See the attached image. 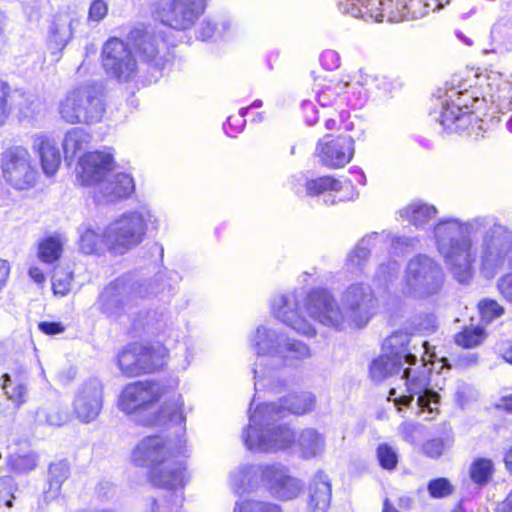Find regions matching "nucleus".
Wrapping results in <instances>:
<instances>
[{"label": "nucleus", "mask_w": 512, "mask_h": 512, "mask_svg": "<svg viewBox=\"0 0 512 512\" xmlns=\"http://www.w3.org/2000/svg\"><path fill=\"white\" fill-rule=\"evenodd\" d=\"M66 240L61 235L47 237L39 244L38 255L45 263L57 261L63 250Z\"/></svg>", "instance_id": "37998d69"}, {"label": "nucleus", "mask_w": 512, "mask_h": 512, "mask_svg": "<svg viewBox=\"0 0 512 512\" xmlns=\"http://www.w3.org/2000/svg\"><path fill=\"white\" fill-rule=\"evenodd\" d=\"M444 449L445 443L441 439H432L426 442L423 446L424 453L432 458H437L441 456Z\"/></svg>", "instance_id": "052dcab7"}, {"label": "nucleus", "mask_w": 512, "mask_h": 512, "mask_svg": "<svg viewBox=\"0 0 512 512\" xmlns=\"http://www.w3.org/2000/svg\"><path fill=\"white\" fill-rule=\"evenodd\" d=\"M9 94L8 86L0 81V125H3L8 118L9 110L7 106V97Z\"/></svg>", "instance_id": "e2e57ef3"}, {"label": "nucleus", "mask_w": 512, "mask_h": 512, "mask_svg": "<svg viewBox=\"0 0 512 512\" xmlns=\"http://www.w3.org/2000/svg\"><path fill=\"white\" fill-rule=\"evenodd\" d=\"M183 438L166 440L163 436H148L142 439L132 452V461L140 467L150 469V480L153 485L174 490L173 504L168 512H182L184 496L181 490L189 477L186 471L185 457L187 448ZM156 500L153 501V512H157Z\"/></svg>", "instance_id": "f03ea898"}, {"label": "nucleus", "mask_w": 512, "mask_h": 512, "mask_svg": "<svg viewBox=\"0 0 512 512\" xmlns=\"http://www.w3.org/2000/svg\"><path fill=\"white\" fill-rule=\"evenodd\" d=\"M331 496L330 479L323 471L316 472L308 486V512H327Z\"/></svg>", "instance_id": "bb28decb"}, {"label": "nucleus", "mask_w": 512, "mask_h": 512, "mask_svg": "<svg viewBox=\"0 0 512 512\" xmlns=\"http://www.w3.org/2000/svg\"><path fill=\"white\" fill-rule=\"evenodd\" d=\"M355 153L354 140L349 135L322 137L315 149V155L319 162L331 169H338L351 162Z\"/></svg>", "instance_id": "aec40b11"}, {"label": "nucleus", "mask_w": 512, "mask_h": 512, "mask_svg": "<svg viewBox=\"0 0 512 512\" xmlns=\"http://www.w3.org/2000/svg\"><path fill=\"white\" fill-rule=\"evenodd\" d=\"M206 5L207 0H156L153 14L164 25L186 30L195 24Z\"/></svg>", "instance_id": "f3484780"}, {"label": "nucleus", "mask_w": 512, "mask_h": 512, "mask_svg": "<svg viewBox=\"0 0 512 512\" xmlns=\"http://www.w3.org/2000/svg\"><path fill=\"white\" fill-rule=\"evenodd\" d=\"M347 86V82L339 80H319L315 83L314 86L316 99L322 107L335 105L340 100L341 94L344 92Z\"/></svg>", "instance_id": "72a5a7b5"}, {"label": "nucleus", "mask_w": 512, "mask_h": 512, "mask_svg": "<svg viewBox=\"0 0 512 512\" xmlns=\"http://www.w3.org/2000/svg\"><path fill=\"white\" fill-rule=\"evenodd\" d=\"M483 340V329L480 327L465 328L455 336V342L464 348H472Z\"/></svg>", "instance_id": "de8ad7c7"}, {"label": "nucleus", "mask_w": 512, "mask_h": 512, "mask_svg": "<svg viewBox=\"0 0 512 512\" xmlns=\"http://www.w3.org/2000/svg\"><path fill=\"white\" fill-rule=\"evenodd\" d=\"M108 14V4L105 0H93L88 9L87 21L100 23Z\"/></svg>", "instance_id": "5fc2aeb1"}, {"label": "nucleus", "mask_w": 512, "mask_h": 512, "mask_svg": "<svg viewBox=\"0 0 512 512\" xmlns=\"http://www.w3.org/2000/svg\"><path fill=\"white\" fill-rule=\"evenodd\" d=\"M358 83L368 89L376 87L378 89L386 85L385 78H379L377 75L371 74L368 71L361 69L359 71Z\"/></svg>", "instance_id": "bf43d9fd"}, {"label": "nucleus", "mask_w": 512, "mask_h": 512, "mask_svg": "<svg viewBox=\"0 0 512 512\" xmlns=\"http://www.w3.org/2000/svg\"><path fill=\"white\" fill-rule=\"evenodd\" d=\"M32 149L38 155L43 173L54 176L61 164V154L56 141L44 134L32 138Z\"/></svg>", "instance_id": "a878e982"}, {"label": "nucleus", "mask_w": 512, "mask_h": 512, "mask_svg": "<svg viewBox=\"0 0 512 512\" xmlns=\"http://www.w3.org/2000/svg\"><path fill=\"white\" fill-rule=\"evenodd\" d=\"M399 263L396 260H388L387 263H382L377 268L373 281L379 287H386L391 283L398 275Z\"/></svg>", "instance_id": "49530a36"}, {"label": "nucleus", "mask_w": 512, "mask_h": 512, "mask_svg": "<svg viewBox=\"0 0 512 512\" xmlns=\"http://www.w3.org/2000/svg\"><path fill=\"white\" fill-rule=\"evenodd\" d=\"M491 51L506 53L512 49V17L498 20L492 27Z\"/></svg>", "instance_id": "f704fd0d"}, {"label": "nucleus", "mask_w": 512, "mask_h": 512, "mask_svg": "<svg viewBox=\"0 0 512 512\" xmlns=\"http://www.w3.org/2000/svg\"><path fill=\"white\" fill-rule=\"evenodd\" d=\"M322 66L327 70H333L339 67L340 57L334 50H325L320 57Z\"/></svg>", "instance_id": "680f3d73"}, {"label": "nucleus", "mask_w": 512, "mask_h": 512, "mask_svg": "<svg viewBox=\"0 0 512 512\" xmlns=\"http://www.w3.org/2000/svg\"><path fill=\"white\" fill-rule=\"evenodd\" d=\"M143 351L141 343H132L124 347L117 355V365L127 376L141 375L143 362H139V353Z\"/></svg>", "instance_id": "e433bc0d"}, {"label": "nucleus", "mask_w": 512, "mask_h": 512, "mask_svg": "<svg viewBox=\"0 0 512 512\" xmlns=\"http://www.w3.org/2000/svg\"><path fill=\"white\" fill-rule=\"evenodd\" d=\"M158 225V218L147 206L126 211L106 226V247L122 255L140 245L147 233L157 230Z\"/></svg>", "instance_id": "6e6552de"}, {"label": "nucleus", "mask_w": 512, "mask_h": 512, "mask_svg": "<svg viewBox=\"0 0 512 512\" xmlns=\"http://www.w3.org/2000/svg\"><path fill=\"white\" fill-rule=\"evenodd\" d=\"M143 351L139 353V362H143L141 374L151 373L164 365L168 349L160 342L155 344H141Z\"/></svg>", "instance_id": "c9c22d12"}, {"label": "nucleus", "mask_w": 512, "mask_h": 512, "mask_svg": "<svg viewBox=\"0 0 512 512\" xmlns=\"http://www.w3.org/2000/svg\"><path fill=\"white\" fill-rule=\"evenodd\" d=\"M311 356L310 348L302 341L284 337L276 364L295 366L299 361Z\"/></svg>", "instance_id": "473e14b6"}, {"label": "nucleus", "mask_w": 512, "mask_h": 512, "mask_svg": "<svg viewBox=\"0 0 512 512\" xmlns=\"http://www.w3.org/2000/svg\"><path fill=\"white\" fill-rule=\"evenodd\" d=\"M427 489L432 498H445L450 496L454 491L453 485L447 478L431 480L428 483Z\"/></svg>", "instance_id": "603ef678"}, {"label": "nucleus", "mask_w": 512, "mask_h": 512, "mask_svg": "<svg viewBox=\"0 0 512 512\" xmlns=\"http://www.w3.org/2000/svg\"><path fill=\"white\" fill-rule=\"evenodd\" d=\"M78 23L79 20L71 14L57 15L49 28V45L62 50L72 39L74 27Z\"/></svg>", "instance_id": "c756f323"}, {"label": "nucleus", "mask_w": 512, "mask_h": 512, "mask_svg": "<svg viewBox=\"0 0 512 512\" xmlns=\"http://www.w3.org/2000/svg\"><path fill=\"white\" fill-rule=\"evenodd\" d=\"M310 293L291 292L273 298L271 310L275 318L291 327L297 333L312 337L316 330L307 317L313 319L308 311Z\"/></svg>", "instance_id": "4468645a"}, {"label": "nucleus", "mask_w": 512, "mask_h": 512, "mask_svg": "<svg viewBox=\"0 0 512 512\" xmlns=\"http://www.w3.org/2000/svg\"><path fill=\"white\" fill-rule=\"evenodd\" d=\"M377 458L381 467L386 470H394L398 463L397 450L387 443L377 447Z\"/></svg>", "instance_id": "09e8293b"}, {"label": "nucleus", "mask_w": 512, "mask_h": 512, "mask_svg": "<svg viewBox=\"0 0 512 512\" xmlns=\"http://www.w3.org/2000/svg\"><path fill=\"white\" fill-rule=\"evenodd\" d=\"M306 191L310 196L325 194V202L331 205L354 198V188L350 182H340L332 176H322L307 181Z\"/></svg>", "instance_id": "b1692460"}, {"label": "nucleus", "mask_w": 512, "mask_h": 512, "mask_svg": "<svg viewBox=\"0 0 512 512\" xmlns=\"http://www.w3.org/2000/svg\"><path fill=\"white\" fill-rule=\"evenodd\" d=\"M110 152L95 151L79 160V178L84 185H94V198L98 203H112L128 198L135 190L134 180L128 173H115Z\"/></svg>", "instance_id": "0eeeda50"}, {"label": "nucleus", "mask_w": 512, "mask_h": 512, "mask_svg": "<svg viewBox=\"0 0 512 512\" xmlns=\"http://www.w3.org/2000/svg\"><path fill=\"white\" fill-rule=\"evenodd\" d=\"M379 2L383 0H338L339 9L346 14L365 20H382L379 18Z\"/></svg>", "instance_id": "2f4dec72"}, {"label": "nucleus", "mask_w": 512, "mask_h": 512, "mask_svg": "<svg viewBox=\"0 0 512 512\" xmlns=\"http://www.w3.org/2000/svg\"><path fill=\"white\" fill-rule=\"evenodd\" d=\"M494 471L493 462L486 458L476 459L470 467L471 479L478 485H485Z\"/></svg>", "instance_id": "a18cd8bd"}, {"label": "nucleus", "mask_w": 512, "mask_h": 512, "mask_svg": "<svg viewBox=\"0 0 512 512\" xmlns=\"http://www.w3.org/2000/svg\"><path fill=\"white\" fill-rule=\"evenodd\" d=\"M50 474V489H54V491H58L61 487V484L67 479L69 474V466L67 462L60 461L58 463H54L49 467Z\"/></svg>", "instance_id": "3c124183"}, {"label": "nucleus", "mask_w": 512, "mask_h": 512, "mask_svg": "<svg viewBox=\"0 0 512 512\" xmlns=\"http://www.w3.org/2000/svg\"><path fill=\"white\" fill-rule=\"evenodd\" d=\"M410 342V335L403 331L392 333L384 341L383 349L385 353L397 358L404 364L415 366L405 368L401 376V379L405 380L406 390L409 394L393 398L396 395V390L392 388L388 400L394 401L396 406H409L414 396H417V405L421 411L427 410L432 413L438 410L440 396L428 388L429 370L426 368V359L422 357L421 365H416L417 356L411 352Z\"/></svg>", "instance_id": "423d86ee"}, {"label": "nucleus", "mask_w": 512, "mask_h": 512, "mask_svg": "<svg viewBox=\"0 0 512 512\" xmlns=\"http://www.w3.org/2000/svg\"><path fill=\"white\" fill-rule=\"evenodd\" d=\"M377 299L365 283L350 284L342 293L341 305L326 289L310 292L307 311L314 321L337 331L364 327L372 317Z\"/></svg>", "instance_id": "20e7f679"}, {"label": "nucleus", "mask_w": 512, "mask_h": 512, "mask_svg": "<svg viewBox=\"0 0 512 512\" xmlns=\"http://www.w3.org/2000/svg\"><path fill=\"white\" fill-rule=\"evenodd\" d=\"M477 235L482 273L493 277L505 265L510 269L499 278L497 287L500 294L512 302V231L507 226L494 216L481 215L467 221L446 217L433 228L437 251L460 283H467L473 276L477 259L473 237Z\"/></svg>", "instance_id": "f257e3e1"}, {"label": "nucleus", "mask_w": 512, "mask_h": 512, "mask_svg": "<svg viewBox=\"0 0 512 512\" xmlns=\"http://www.w3.org/2000/svg\"><path fill=\"white\" fill-rule=\"evenodd\" d=\"M91 141V135L83 128L69 129L63 139V150L66 159H73L78 153L84 151Z\"/></svg>", "instance_id": "58836bf2"}, {"label": "nucleus", "mask_w": 512, "mask_h": 512, "mask_svg": "<svg viewBox=\"0 0 512 512\" xmlns=\"http://www.w3.org/2000/svg\"><path fill=\"white\" fill-rule=\"evenodd\" d=\"M59 112L61 117L71 124H92L101 121L105 112L102 86L86 84L68 92L60 102Z\"/></svg>", "instance_id": "9d476101"}, {"label": "nucleus", "mask_w": 512, "mask_h": 512, "mask_svg": "<svg viewBox=\"0 0 512 512\" xmlns=\"http://www.w3.org/2000/svg\"><path fill=\"white\" fill-rule=\"evenodd\" d=\"M379 18L376 22L398 23L421 18L433 7L426 0H383L379 2Z\"/></svg>", "instance_id": "4be33fe9"}, {"label": "nucleus", "mask_w": 512, "mask_h": 512, "mask_svg": "<svg viewBox=\"0 0 512 512\" xmlns=\"http://www.w3.org/2000/svg\"><path fill=\"white\" fill-rule=\"evenodd\" d=\"M314 396L309 392L291 394L280 403H264L249 416V425L242 437L251 451L277 452L289 448L295 441L290 427L281 420L287 413L302 415L312 410Z\"/></svg>", "instance_id": "7ed1b4c3"}, {"label": "nucleus", "mask_w": 512, "mask_h": 512, "mask_svg": "<svg viewBox=\"0 0 512 512\" xmlns=\"http://www.w3.org/2000/svg\"><path fill=\"white\" fill-rule=\"evenodd\" d=\"M418 425L413 422H404L400 425L399 430L405 441L412 443L414 441V433Z\"/></svg>", "instance_id": "0e129e2a"}, {"label": "nucleus", "mask_w": 512, "mask_h": 512, "mask_svg": "<svg viewBox=\"0 0 512 512\" xmlns=\"http://www.w3.org/2000/svg\"><path fill=\"white\" fill-rule=\"evenodd\" d=\"M399 214L414 226L422 227L436 216L437 209L421 201H414L401 209Z\"/></svg>", "instance_id": "4c0bfd02"}, {"label": "nucleus", "mask_w": 512, "mask_h": 512, "mask_svg": "<svg viewBox=\"0 0 512 512\" xmlns=\"http://www.w3.org/2000/svg\"><path fill=\"white\" fill-rule=\"evenodd\" d=\"M443 283L444 272L441 265L430 256L418 254L407 263L401 291L412 298H426L437 294Z\"/></svg>", "instance_id": "1a4fd4ad"}, {"label": "nucleus", "mask_w": 512, "mask_h": 512, "mask_svg": "<svg viewBox=\"0 0 512 512\" xmlns=\"http://www.w3.org/2000/svg\"><path fill=\"white\" fill-rule=\"evenodd\" d=\"M264 464H250L238 467L230 474V485L236 494H243L262 486Z\"/></svg>", "instance_id": "cd10ccee"}, {"label": "nucleus", "mask_w": 512, "mask_h": 512, "mask_svg": "<svg viewBox=\"0 0 512 512\" xmlns=\"http://www.w3.org/2000/svg\"><path fill=\"white\" fill-rule=\"evenodd\" d=\"M71 274L63 273L62 271H55L52 276V288L54 294L64 296L70 291L71 287Z\"/></svg>", "instance_id": "6e6d98bb"}, {"label": "nucleus", "mask_w": 512, "mask_h": 512, "mask_svg": "<svg viewBox=\"0 0 512 512\" xmlns=\"http://www.w3.org/2000/svg\"><path fill=\"white\" fill-rule=\"evenodd\" d=\"M38 327L43 333L48 335L58 334L64 330L63 326L56 322H40Z\"/></svg>", "instance_id": "69168bd1"}, {"label": "nucleus", "mask_w": 512, "mask_h": 512, "mask_svg": "<svg viewBox=\"0 0 512 512\" xmlns=\"http://www.w3.org/2000/svg\"><path fill=\"white\" fill-rule=\"evenodd\" d=\"M29 276L33 279L37 284H42L45 281V276L42 270L38 267H31L29 269Z\"/></svg>", "instance_id": "774afa93"}, {"label": "nucleus", "mask_w": 512, "mask_h": 512, "mask_svg": "<svg viewBox=\"0 0 512 512\" xmlns=\"http://www.w3.org/2000/svg\"><path fill=\"white\" fill-rule=\"evenodd\" d=\"M478 306L482 318L488 322L502 316L504 313V308L495 300L484 299Z\"/></svg>", "instance_id": "864d4df0"}, {"label": "nucleus", "mask_w": 512, "mask_h": 512, "mask_svg": "<svg viewBox=\"0 0 512 512\" xmlns=\"http://www.w3.org/2000/svg\"><path fill=\"white\" fill-rule=\"evenodd\" d=\"M296 444L300 457L310 460L324 454L326 437L324 433L315 428H306L298 434Z\"/></svg>", "instance_id": "c85d7f7f"}, {"label": "nucleus", "mask_w": 512, "mask_h": 512, "mask_svg": "<svg viewBox=\"0 0 512 512\" xmlns=\"http://www.w3.org/2000/svg\"><path fill=\"white\" fill-rule=\"evenodd\" d=\"M10 274V265L7 261L0 259V291L6 286Z\"/></svg>", "instance_id": "338daca9"}, {"label": "nucleus", "mask_w": 512, "mask_h": 512, "mask_svg": "<svg viewBox=\"0 0 512 512\" xmlns=\"http://www.w3.org/2000/svg\"><path fill=\"white\" fill-rule=\"evenodd\" d=\"M101 58L106 75L118 82H129L138 74V62L132 50L119 38L112 37L104 43Z\"/></svg>", "instance_id": "dca6fc26"}, {"label": "nucleus", "mask_w": 512, "mask_h": 512, "mask_svg": "<svg viewBox=\"0 0 512 512\" xmlns=\"http://www.w3.org/2000/svg\"><path fill=\"white\" fill-rule=\"evenodd\" d=\"M233 27V22L229 18L213 20L204 19L198 28V37L204 41L217 36H223Z\"/></svg>", "instance_id": "79ce46f5"}, {"label": "nucleus", "mask_w": 512, "mask_h": 512, "mask_svg": "<svg viewBox=\"0 0 512 512\" xmlns=\"http://www.w3.org/2000/svg\"><path fill=\"white\" fill-rule=\"evenodd\" d=\"M163 290L164 285L159 283L158 278L149 284H137L119 278L106 286L100 294L98 308L108 316H116L137 298L157 295Z\"/></svg>", "instance_id": "f8f14e48"}, {"label": "nucleus", "mask_w": 512, "mask_h": 512, "mask_svg": "<svg viewBox=\"0 0 512 512\" xmlns=\"http://www.w3.org/2000/svg\"><path fill=\"white\" fill-rule=\"evenodd\" d=\"M262 487L280 501L293 500L303 491L302 481L292 476L289 468L281 463L263 465Z\"/></svg>", "instance_id": "a211bd4d"}, {"label": "nucleus", "mask_w": 512, "mask_h": 512, "mask_svg": "<svg viewBox=\"0 0 512 512\" xmlns=\"http://www.w3.org/2000/svg\"><path fill=\"white\" fill-rule=\"evenodd\" d=\"M284 335L274 329L259 326L250 337V343L256 352L258 360L253 368L255 390L274 388L279 381L278 372L268 369V364H276Z\"/></svg>", "instance_id": "9b49d317"}, {"label": "nucleus", "mask_w": 512, "mask_h": 512, "mask_svg": "<svg viewBox=\"0 0 512 512\" xmlns=\"http://www.w3.org/2000/svg\"><path fill=\"white\" fill-rule=\"evenodd\" d=\"M484 100L490 101L500 113L512 111V74L491 72L487 76Z\"/></svg>", "instance_id": "393cba45"}, {"label": "nucleus", "mask_w": 512, "mask_h": 512, "mask_svg": "<svg viewBox=\"0 0 512 512\" xmlns=\"http://www.w3.org/2000/svg\"><path fill=\"white\" fill-rule=\"evenodd\" d=\"M166 394V387L154 381H137L128 384L121 392L118 407L126 414H138L143 425H181L185 422L184 401L175 394L156 408L159 399Z\"/></svg>", "instance_id": "39448f33"}, {"label": "nucleus", "mask_w": 512, "mask_h": 512, "mask_svg": "<svg viewBox=\"0 0 512 512\" xmlns=\"http://www.w3.org/2000/svg\"><path fill=\"white\" fill-rule=\"evenodd\" d=\"M103 406V385L97 378L85 381L78 389L73 401L76 417L84 423L94 421Z\"/></svg>", "instance_id": "412c9836"}, {"label": "nucleus", "mask_w": 512, "mask_h": 512, "mask_svg": "<svg viewBox=\"0 0 512 512\" xmlns=\"http://www.w3.org/2000/svg\"><path fill=\"white\" fill-rule=\"evenodd\" d=\"M233 512H281V508L271 502L245 501L236 502Z\"/></svg>", "instance_id": "8fccbe9b"}, {"label": "nucleus", "mask_w": 512, "mask_h": 512, "mask_svg": "<svg viewBox=\"0 0 512 512\" xmlns=\"http://www.w3.org/2000/svg\"><path fill=\"white\" fill-rule=\"evenodd\" d=\"M1 170L4 180L16 190H29L37 183V167L23 146L10 147L1 154Z\"/></svg>", "instance_id": "2eb2a0df"}, {"label": "nucleus", "mask_w": 512, "mask_h": 512, "mask_svg": "<svg viewBox=\"0 0 512 512\" xmlns=\"http://www.w3.org/2000/svg\"><path fill=\"white\" fill-rule=\"evenodd\" d=\"M34 420L40 425L61 426L68 421V414L54 395L40 403L35 410Z\"/></svg>", "instance_id": "7c9ffc66"}, {"label": "nucleus", "mask_w": 512, "mask_h": 512, "mask_svg": "<svg viewBox=\"0 0 512 512\" xmlns=\"http://www.w3.org/2000/svg\"><path fill=\"white\" fill-rule=\"evenodd\" d=\"M397 358L390 356L388 353H384L375 359L370 365V376L373 381L381 382L387 377L398 374L403 366Z\"/></svg>", "instance_id": "ea45409f"}, {"label": "nucleus", "mask_w": 512, "mask_h": 512, "mask_svg": "<svg viewBox=\"0 0 512 512\" xmlns=\"http://www.w3.org/2000/svg\"><path fill=\"white\" fill-rule=\"evenodd\" d=\"M248 109L249 108H241L239 110L238 116H230L228 118L227 124L224 125V130L228 136L234 137L235 134L242 131V129L245 125L244 117H245Z\"/></svg>", "instance_id": "4d7b16f0"}, {"label": "nucleus", "mask_w": 512, "mask_h": 512, "mask_svg": "<svg viewBox=\"0 0 512 512\" xmlns=\"http://www.w3.org/2000/svg\"><path fill=\"white\" fill-rule=\"evenodd\" d=\"M390 240L391 247L397 252L401 247L411 245V239L401 236L391 237L390 233L373 232L363 237L355 246V248L348 254L346 259V269L351 273H362L365 264L371 254V251L378 245L386 244Z\"/></svg>", "instance_id": "6ab92c4d"}, {"label": "nucleus", "mask_w": 512, "mask_h": 512, "mask_svg": "<svg viewBox=\"0 0 512 512\" xmlns=\"http://www.w3.org/2000/svg\"><path fill=\"white\" fill-rule=\"evenodd\" d=\"M37 465V456L34 453L21 455L13 460V467L19 472H28Z\"/></svg>", "instance_id": "13d9d810"}, {"label": "nucleus", "mask_w": 512, "mask_h": 512, "mask_svg": "<svg viewBox=\"0 0 512 512\" xmlns=\"http://www.w3.org/2000/svg\"><path fill=\"white\" fill-rule=\"evenodd\" d=\"M2 389L9 400L16 405H21L26 401L27 386L22 382L13 381L9 374L2 376Z\"/></svg>", "instance_id": "c03bdc74"}, {"label": "nucleus", "mask_w": 512, "mask_h": 512, "mask_svg": "<svg viewBox=\"0 0 512 512\" xmlns=\"http://www.w3.org/2000/svg\"><path fill=\"white\" fill-rule=\"evenodd\" d=\"M134 49L140 55L143 61L153 63L156 67H161L162 62L159 57L162 38L144 25L134 26L127 36Z\"/></svg>", "instance_id": "5701e85b"}, {"label": "nucleus", "mask_w": 512, "mask_h": 512, "mask_svg": "<svg viewBox=\"0 0 512 512\" xmlns=\"http://www.w3.org/2000/svg\"><path fill=\"white\" fill-rule=\"evenodd\" d=\"M478 98L467 89H447L440 100V111L437 120L449 132H462L467 130L475 116L471 107Z\"/></svg>", "instance_id": "ddd939ff"}, {"label": "nucleus", "mask_w": 512, "mask_h": 512, "mask_svg": "<svg viewBox=\"0 0 512 512\" xmlns=\"http://www.w3.org/2000/svg\"><path fill=\"white\" fill-rule=\"evenodd\" d=\"M102 245L106 246L105 229L83 226L80 228L79 247L85 254L97 253Z\"/></svg>", "instance_id": "a19ab883"}]
</instances>
